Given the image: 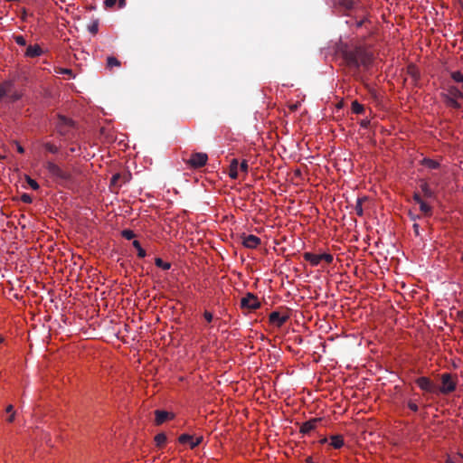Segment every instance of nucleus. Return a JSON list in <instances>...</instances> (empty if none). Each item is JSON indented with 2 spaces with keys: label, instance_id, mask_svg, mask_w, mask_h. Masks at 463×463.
<instances>
[{
  "label": "nucleus",
  "instance_id": "1",
  "mask_svg": "<svg viewBox=\"0 0 463 463\" xmlns=\"http://www.w3.org/2000/svg\"><path fill=\"white\" fill-rule=\"evenodd\" d=\"M343 58L346 65L358 71L361 67L367 71L373 62V54L361 46L343 51Z\"/></svg>",
  "mask_w": 463,
  "mask_h": 463
},
{
  "label": "nucleus",
  "instance_id": "2",
  "mask_svg": "<svg viewBox=\"0 0 463 463\" xmlns=\"http://www.w3.org/2000/svg\"><path fill=\"white\" fill-rule=\"evenodd\" d=\"M45 168L51 175L52 178L60 185L67 186L72 182V175L71 173L63 170L52 161L45 162Z\"/></svg>",
  "mask_w": 463,
  "mask_h": 463
},
{
  "label": "nucleus",
  "instance_id": "3",
  "mask_svg": "<svg viewBox=\"0 0 463 463\" xmlns=\"http://www.w3.org/2000/svg\"><path fill=\"white\" fill-rule=\"evenodd\" d=\"M23 93L17 90L14 83L11 80H5L0 83V101L14 103L21 99Z\"/></svg>",
  "mask_w": 463,
  "mask_h": 463
},
{
  "label": "nucleus",
  "instance_id": "4",
  "mask_svg": "<svg viewBox=\"0 0 463 463\" xmlns=\"http://www.w3.org/2000/svg\"><path fill=\"white\" fill-rule=\"evenodd\" d=\"M74 127V121L63 115H58L56 128L60 135L66 136L70 129Z\"/></svg>",
  "mask_w": 463,
  "mask_h": 463
},
{
  "label": "nucleus",
  "instance_id": "5",
  "mask_svg": "<svg viewBox=\"0 0 463 463\" xmlns=\"http://www.w3.org/2000/svg\"><path fill=\"white\" fill-rule=\"evenodd\" d=\"M456 385L457 383L450 373H447L441 375V387L439 388L441 393L448 394L454 392Z\"/></svg>",
  "mask_w": 463,
  "mask_h": 463
},
{
  "label": "nucleus",
  "instance_id": "6",
  "mask_svg": "<svg viewBox=\"0 0 463 463\" xmlns=\"http://www.w3.org/2000/svg\"><path fill=\"white\" fill-rule=\"evenodd\" d=\"M260 302L258 298L252 293H247L244 298L241 299V307L250 310H256L260 307Z\"/></svg>",
  "mask_w": 463,
  "mask_h": 463
},
{
  "label": "nucleus",
  "instance_id": "7",
  "mask_svg": "<svg viewBox=\"0 0 463 463\" xmlns=\"http://www.w3.org/2000/svg\"><path fill=\"white\" fill-rule=\"evenodd\" d=\"M208 160V156L205 153H194L187 160V164L193 168H200L205 165Z\"/></svg>",
  "mask_w": 463,
  "mask_h": 463
},
{
  "label": "nucleus",
  "instance_id": "8",
  "mask_svg": "<svg viewBox=\"0 0 463 463\" xmlns=\"http://www.w3.org/2000/svg\"><path fill=\"white\" fill-rule=\"evenodd\" d=\"M178 440L181 444H187L190 446L191 449H194L202 443L203 437H194L190 434L184 433L178 438Z\"/></svg>",
  "mask_w": 463,
  "mask_h": 463
},
{
  "label": "nucleus",
  "instance_id": "9",
  "mask_svg": "<svg viewBox=\"0 0 463 463\" xmlns=\"http://www.w3.org/2000/svg\"><path fill=\"white\" fill-rule=\"evenodd\" d=\"M416 384L422 391H425V392H436V385L428 377H424V376L419 377L416 380Z\"/></svg>",
  "mask_w": 463,
  "mask_h": 463
},
{
  "label": "nucleus",
  "instance_id": "10",
  "mask_svg": "<svg viewBox=\"0 0 463 463\" xmlns=\"http://www.w3.org/2000/svg\"><path fill=\"white\" fill-rule=\"evenodd\" d=\"M288 318L289 317L288 315H281L278 311L271 312L269 317V322L279 327L285 324Z\"/></svg>",
  "mask_w": 463,
  "mask_h": 463
},
{
  "label": "nucleus",
  "instance_id": "11",
  "mask_svg": "<svg viewBox=\"0 0 463 463\" xmlns=\"http://www.w3.org/2000/svg\"><path fill=\"white\" fill-rule=\"evenodd\" d=\"M322 420L321 418H313L307 421L302 423L300 427V432L303 434H307L311 430H315L317 424Z\"/></svg>",
  "mask_w": 463,
  "mask_h": 463
},
{
  "label": "nucleus",
  "instance_id": "12",
  "mask_svg": "<svg viewBox=\"0 0 463 463\" xmlns=\"http://www.w3.org/2000/svg\"><path fill=\"white\" fill-rule=\"evenodd\" d=\"M242 244L249 249H255L260 244V239L255 235L250 234L242 237Z\"/></svg>",
  "mask_w": 463,
  "mask_h": 463
},
{
  "label": "nucleus",
  "instance_id": "13",
  "mask_svg": "<svg viewBox=\"0 0 463 463\" xmlns=\"http://www.w3.org/2000/svg\"><path fill=\"white\" fill-rule=\"evenodd\" d=\"M155 415H156V425H161L163 424L165 420H169V419H173L174 418V414L173 413H170L168 411H155Z\"/></svg>",
  "mask_w": 463,
  "mask_h": 463
},
{
  "label": "nucleus",
  "instance_id": "14",
  "mask_svg": "<svg viewBox=\"0 0 463 463\" xmlns=\"http://www.w3.org/2000/svg\"><path fill=\"white\" fill-rule=\"evenodd\" d=\"M43 53V49L40 45L34 44V45H29L26 49V52L24 55L29 58H35L39 57Z\"/></svg>",
  "mask_w": 463,
  "mask_h": 463
},
{
  "label": "nucleus",
  "instance_id": "15",
  "mask_svg": "<svg viewBox=\"0 0 463 463\" xmlns=\"http://www.w3.org/2000/svg\"><path fill=\"white\" fill-rule=\"evenodd\" d=\"M305 260L308 261L312 266H317L321 260L319 254H314L312 252H305L303 255Z\"/></svg>",
  "mask_w": 463,
  "mask_h": 463
},
{
  "label": "nucleus",
  "instance_id": "16",
  "mask_svg": "<svg viewBox=\"0 0 463 463\" xmlns=\"http://www.w3.org/2000/svg\"><path fill=\"white\" fill-rule=\"evenodd\" d=\"M238 165H239V161L238 159L236 158H233L232 161H231V164H230V171H229V176L232 178V179H237L238 178Z\"/></svg>",
  "mask_w": 463,
  "mask_h": 463
},
{
  "label": "nucleus",
  "instance_id": "17",
  "mask_svg": "<svg viewBox=\"0 0 463 463\" xmlns=\"http://www.w3.org/2000/svg\"><path fill=\"white\" fill-rule=\"evenodd\" d=\"M330 445L334 449H340L344 446V438L341 435H333L330 437Z\"/></svg>",
  "mask_w": 463,
  "mask_h": 463
},
{
  "label": "nucleus",
  "instance_id": "18",
  "mask_svg": "<svg viewBox=\"0 0 463 463\" xmlns=\"http://www.w3.org/2000/svg\"><path fill=\"white\" fill-rule=\"evenodd\" d=\"M420 188L421 189L424 197H426V198L434 197V192L430 188L427 182L421 181L420 184Z\"/></svg>",
  "mask_w": 463,
  "mask_h": 463
},
{
  "label": "nucleus",
  "instance_id": "19",
  "mask_svg": "<svg viewBox=\"0 0 463 463\" xmlns=\"http://www.w3.org/2000/svg\"><path fill=\"white\" fill-rule=\"evenodd\" d=\"M445 103L447 106L453 108V109H460V104L458 101V99L453 98L448 94L444 95Z\"/></svg>",
  "mask_w": 463,
  "mask_h": 463
},
{
  "label": "nucleus",
  "instance_id": "20",
  "mask_svg": "<svg viewBox=\"0 0 463 463\" xmlns=\"http://www.w3.org/2000/svg\"><path fill=\"white\" fill-rule=\"evenodd\" d=\"M447 94L453 98L463 99V92L457 87H449Z\"/></svg>",
  "mask_w": 463,
  "mask_h": 463
},
{
  "label": "nucleus",
  "instance_id": "21",
  "mask_svg": "<svg viewBox=\"0 0 463 463\" xmlns=\"http://www.w3.org/2000/svg\"><path fill=\"white\" fill-rule=\"evenodd\" d=\"M351 109L354 114H362L364 111V105L360 104L357 100H354L351 105Z\"/></svg>",
  "mask_w": 463,
  "mask_h": 463
},
{
  "label": "nucleus",
  "instance_id": "22",
  "mask_svg": "<svg viewBox=\"0 0 463 463\" xmlns=\"http://www.w3.org/2000/svg\"><path fill=\"white\" fill-rule=\"evenodd\" d=\"M366 200H367V197H362V198L357 199L356 204L354 206V211L357 215L362 216L364 214V210H363L362 204H363V202L366 201Z\"/></svg>",
  "mask_w": 463,
  "mask_h": 463
},
{
  "label": "nucleus",
  "instance_id": "23",
  "mask_svg": "<svg viewBox=\"0 0 463 463\" xmlns=\"http://www.w3.org/2000/svg\"><path fill=\"white\" fill-rule=\"evenodd\" d=\"M121 65V62L113 56H109L107 58V68L112 69L113 67H119Z\"/></svg>",
  "mask_w": 463,
  "mask_h": 463
},
{
  "label": "nucleus",
  "instance_id": "24",
  "mask_svg": "<svg viewBox=\"0 0 463 463\" xmlns=\"http://www.w3.org/2000/svg\"><path fill=\"white\" fill-rule=\"evenodd\" d=\"M420 205V210L423 213L424 215L430 216L432 213V208L426 203L424 201L418 203Z\"/></svg>",
  "mask_w": 463,
  "mask_h": 463
},
{
  "label": "nucleus",
  "instance_id": "25",
  "mask_svg": "<svg viewBox=\"0 0 463 463\" xmlns=\"http://www.w3.org/2000/svg\"><path fill=\"white\" fill-rule=\"evenodd\" d=\"M450 77L455 82L461 83L463 89V74L459 71H451Z\"/></svg>",
  "mask_w": 463,
  "mask_h": 463
},
{
  "label": "nucleus",
  "instance_id": "26",
  "mask_svg": "<svg viewBox=\"0 0 463 463\" xmlns=\"http://www.w3.org/2000/svg\"><path fill=\"white\" fill-rule=\"evenodd\" d=\"M422 164L430 169H437L439 166V164L437 161L430 158H424Z\"/></svg>",
  "mask_w": 463,
  "mask_h": 463
},
{
  "label": "nucleus",
  "instance_id": "27",
  "mask_svg": "<svg viewBox=\"0 0 463 463\" xmlns=\"http://www.w3.org/2000/svg\"><path fill=\"white\" fill-rule=\"evenodd\" d=\"M155 264L156 267L161 268L165 270H167L171 268V263L164 261L161 258H156L155 260Z\"/></svg>",
  "mask_w": 463,
  "mask_h": 463
},
{
  "label": "nucleus",
  "instance_id": "28",
  "mask_svg": "<svg viewBox=\"0 0 463 463\" xmlns=\"http://www.w3.org/2000/svg\"><path fill=\"white\" fill-rule=\"evenodd\" d=\"M339 5L344 9V10H351L353 9L354 7V1L353 0H340L339 1Z\"/></svg>",
  "mask_w": 463,
  "mask_h": 463
},
{
  "label": "nucleus",
  "instance_id": "29",
  "mask_svg": "<svg viewBox=\"0 0 463 463\" xmlns=\"http://www.w3.org/2000/svg\"><path fill=\"white\" fill-rule=\"evenodd\" d=\"M43 146L48 152L52 154H57L59 152V147L52 143L46 142Z\"/></svg>",
  "mask_w": 463,
  "mask_h": 463
},
{
  "label": "nucleus",
  "instance_id": "30",
  "mask_svg": "<svg viewBox=\"0 0 463 463\" xmlns=\"http://www.w3.org/2000/svg\"><path fill=\"white\" fill-rule=\"evenodd\" d=\"M133 246L137 249V256L139 258H145L146 257V250L141 247V244L138 241H133Z\"/></svg>",
  "mask_w": 463,
  "mask_h": 463
},
{
  "label": "nucleus",
  "instance_id": "31",
  "mask_svg": "<svg viewBox=\"0 0 463 463\" xmlns=\"http://www.w3.org/2000/svg\"><path fill=\"white\" fill-rule=\"evenodd\" d=\"M155 441L157 446H163L166 441V436L165 433H159L155 437Z\"/></svg>",
  "mask_w": 463,
  "mask_h": 463
},
{
  "label": "nucleus",
  "instance_id": "32",
  "mask_svg": "<svg viewBox=\"0 0 463 463\" xmlns=\"http://www.w3.org/2000/svg\"><path fill=\"white\" fill-rule=\"evenodd\" d=\"M121 179L120 174H115L110 179V186L119 187L118 181Z\"/></svg>",
  "mask_w": 463,
  "mask_h": 463
},
{
  "label": "nucleus",
  "instance_id": "33",
  "mask_svg": "<svg viewBox=\"0 0 463 463\" xmlns=\"http://www.w3.org/2000/svg\"><path fill=\"white\" fill-rule=\"evenodd\" d=\"M122 237H124L126 240H132L136 237V234L133 231L131 230H123L122 232Z\"/></svg>",
  "mask_w": 463,
  "mask_h": 463
},
{
  "label": "nucleus",
  "instance_id": "34",
  "mask_svg": "<svg viewBox=\"0 0 463 463\" xmlns=\"http://www.w3.org/2000/svg\"><path fill=\"white\" fill-rule=\"evenodd\" d=\"M26 181L32 189L38 190L40 188L38 183L34 179H32L30 176H26Z\"/></svg>",
  "mask_w": 463,
  "mask_h": 463
},
{
  "label": "nucleus",
  "instance_id": "35",
  "mask_svg": "<svg viewBox=\"0 0 463 463\" xmlns=\"http://www.w3.org/2000/svg\"><path fill=\"white\" fill-rule=\"evenodd\" d=\"M13 38L18 45H21V46L26 45V40L24 39V37L23 35H14Z\"/></svg>",
  "mask_w": 463,
  "mask_h": 463
},
{
  "label": "nucleus",
  "instance_id": "36",
  "mask_svg": "<svg viewBox=\"0 0 463 463\" xmlns=\"http://www.w3.org/2000/svg\"><path fill=\"white\" fill-rule=\"evenodd\" d=\"M319 258L321 261L324 260L328 264L331 263L334 260L333 255L329 253L319 254Z\"/></svg>",
  "mask_w": 463,
  "mask_h": 463
},
{
  "label": "nucleus",
  "instance_id": "37",
  "mask_svg": "<svg viewBox=\"0 0 463 463\" xmlns=\"http://www.w3.org/2000/svg\"><path fill=\"white\" fill-rule=\"evenodd\" d=\"M56 72L59 74H67V75L74 77L73 72L71 69L59 68L58 70H56Z\"/></svg>",
  "mask_w": 463,
  "mask_h": 463
},
{
  "label": "nucleus",
  "instance_id": "38",
  "mask_svg": "<svg viewBox=\"0 0 463 463\" xmlns=\"http://www.w3.org/2000/svg\"><path fill=\"white\" fill-rule=\"evenodd\" d=\"M21 200L25 203H31L33 202V197L28 194H23L21 195Z\"/></svg>",
  "mask_w": 463,
  "mask_h": 463
},
{
  "label": "nucleus",
  "instance_id": "39",
  "mask_svg": "<svg viewBox=\"0 0 463 463\" xmlns=\"http://www.w3.org/2000/svg\"><path fill=\"white\" fill-rule=\"evenodd\" d=\"M98 30H99V24L98 22H94L92 24H90L89 26V31L92 33V34H95L98 33Z\"/></svg>",
  "mask_w": 463,
  "mask_h": 463
},
{
  "label": "nucleus",
  "instance_id": "40",
  "mask_svg": "<svg viewBox=\"0 0 463 463\" xmlns=\"http://www.w3.org/2000/svg\"><path fill=\"white\" fill-rule=\"evenodd\" d=\"M408 71H409V73H410V74H411V75L415 80H416V79H418V77H419V73H418L417 69H416L414 66H411V67H409Z\"/></svg>",
  "mask_w": 463,
  "mask_h": 463
},
{
  "label": "nucleus",
  "instance_id": "41",
  "mask_svg": "<svg viewBox=\"0 0 463 463\" xmlns=\"http://www.w3.org/2000/svg\"><path fill=\"white\" fill-rule=\"evenodd\" d=\"M240 169L241 172L247 174L248 173V170H249V165H248V162L246 160H243L241 164H240Z\"/></svg>",
  "mask_w": 463,
  "mask_h": 463
},
{
  "label": "nucleus",
  "instance_id": "42",
  "mask_svg": "<svg viewBox=\"0 0 463 463\" xmlns=\"http://www.w3.org/2000/svg\"><path fill=\"white\" fill-rule=\"evenodd\" d=\"M203 317L205 318V320L207 322H212L213 321V316L211 312L209 311H204L203 313Z\"/></svg>",
  "mask_w": 463,
  "mask_h": 463
},
{
  "label": "nucleus",
  "instance_id": "43",
  "mask_svg": "<svg viewBox=\"0 0 463 463\" xmlns=\"http://www.w3.org/2000/svg\"><path fill=\"white\" fill-rule=\"evenodd\" d=\"M408 407H409L412 411H414V412L418 411V410H419L418 405H417L415 402H411V401H410V402H408Z\"/></svg>",
  "mask_w": 463,
  "mask_h": 463
},
{
  "label": "nucleus",
  "instance_id": "44",
  "mask_svg": "<svg viewBox=\"0 0 463 463\" xmlns=\"http://www.w3.org/2000/svg\"><path fill=\"white\" fill-rule=\"evenodd\" d=\"M104 4L106 7L111 8L117 4V0H105Z\"/></svg>",
  "mask_w": 463,
  "mask_h": 463
},
{
  "label": "nucleus",
  "instance_id": "45",
  "mask_svg": "<svg viewBox=\"0 0 463 463\" xmlns=\"http://www.w3.org/2000/svg\"><path fill=\"white\" fill-rule=\"evenodd\" d=\"M412 228H413L414 234L416 236H419L420 235V226H419V224L414 222L413 225H412Z\"/></svg>",
  "mask_w": 463,
  "mask_h": 463
},
{
  "label": "nucleus",
  "instance_id": "46",
  "mask_svg": "<svg viewBox=\"0 0 463 463\" xmlns=\"http://www.w3.org/2000/svg\"><path fill=\"white\" fill-rule=\"evenodd\" d=\"M413 200L415 203H421L423 200L421 199L420 195L418 194V193H414L413 194Z\"/></svg>",
  "mask_w": 463,
  "mask_h": 463
},
{
  "label": "nucleus",
  "instance_id": "47",
  "mask_svg": "<svg viewBox=\"0 0 463 463\" xmlns=\"http://www.w3.org/2000/svg\"><path fill=\"white\" fill-rule=\"evenodd\" d=\"M14 145L16 146V150L18 153H20V154L24 153V148L18 142H14Z\"/></svg>",
  "mask_w": 463,
  "mask_h": 463
},
{
  "label": "nucleus",
  "instance_id": "48",
  "mask_svg": "<svg viewBox=\"0 0 463 463\" xmlns=\"http://www.w3.org/2000/svg\"><path fill=\"white\" fill-rule=\"evenodd\" d=\"M15 417V412L10 413L9 417L6 419L8 422H13Z\"/></svg>",
  "mask_w": 463,
  "mask_h": 463
},
{
  "label": "nucleus",
  "instance_id": "49",
  "mask_svg": "<svg viewBox=\"0 0 463 463\" xmlns=\"http://www.w3.org/2000/svg\"><path fill=\"white\" fill-rule=\"evenodd\" d=\"M5 411H6L7 413H13V412H14V406H13V405H11V404H10V405H8V406L6 407Z\"/></svg>",
  "mask_w": 463,
  "mask_h": 463
},
{
  "label": "nucleus",
  "instance_id": "50",
  "mask_svg": "<svg viewBox=\"0 0 463 463\" xmlns=\"http://www.w3.org/2000/svg\"><path fill=\"white\" fill-rule=\"evenodd\" d=\"M119 8H123L126 5V0H117Z\"/></svg>",
  "mask_w": 463,
  "mask_h": 463
},
{
  "label": "nucleus",
  "instance_id": "51",
  "mask_svg": "<svg viewBox=\"0 0 463 463\" xmlns=\"http://www.w3.org/2000/svg\"><path fill=\"white\" fill-rule=\"evenodd\" d=\"M409 215L411 217V220H412V221H416L417 219L420 218L419 215L413 214L412 213H409Z\"/></svg>",
  "mask_w": 463,
  "mask_h": 463
},
{
  "label": "nucleus",
  "instance_id": "52",
  "mask_svg": "<svg viewBox=\"0 0 463 463\" xmlns=\"http://www.w3.org/2000/svg\"><path fill=\"white\" fill-rule=\"evenodd\" d=\"M368 124H369V122H368V121H363V122L361 123L362 127H364V128H366Z\"/></svg>",
  "mask_w": 463,
  "mask_h": 463
},
{
  "label": "nucleus",
  "instance_id": "53",
  "mask_svg": "<svg viewBox=\"0 0 463 463\" xmlns=\"http://www.w3.org/2000/svg\"><path fill=\"white\" fill-rule=\"evenodd\" d=\"M446 463H454V461L451 458H448Z\"/></svg>",
  "mask_w": 463,
  "mask_h": 463
},
{
  "label": "nucleus",
  "instance_id": "54",
  "mask_svg": "<svg viewBox=\"0 0 463 463\" xmlns=\"http://www.w3.org/2000/svg\"><path fill=\"white\" fill-rule=\"evenodd\" d=\"M307 463H313V460H312V458H308L307 459Z\"/></svg>",
  "mask_w": 463,
  "mask_h": 463
},
{
  "label": "nucleus",
  "instance_id": "55",
  "mask_svg": "<svg viewBox=\"0 0 463 463\" xmlns=\"http://www.w3.org/2000/svg\"><path fill=\"white\" fill-rule=\"evenodd\" d=\"M326 441H327V439H326V438H325V439H323L321 440V442H322V443H325V442H326Z\"/></svg>",
  "mask_w": 463,
  "mask_h": 463
},
{
  "label": "nucleus",
  "instance_id": "56",
  "mask_svg": "<svg viewBox=\"0 0 463 463\" xmlns=\"http://www.w3.org/2000/svg\"><path fill=\"white\" fill-rule=\"evenodd\" d=\"M4 342V337L2 335H0V343H3Z\"/></svg>",
  "mask_w": 463,
  "mask_h": 463
},
{
  "label": "nucleus",
  "instance_id": "57",
  "mask_svg": "<svg viewBox=\"0 0 463 463\" xmlns=\"http://www.w3.org/2000/svg\"><path fill=\"white\" fill-rule=\"evenodd\" d=\"M70 150H71V152H72V153L75 151V149H74L73 147H72V148H71Z\"/></svg>",
  "mask_w": 463,
  "mask_h": 463
},
{
  "label": "nucleus",
  "instance_id": "58",
  "mask_svg": "<svg viewBox=\"0 0 463 463\" xmlns=\"http://www.w3.org/2000/svg\"><path fill=\"white\" fill-rule=\"evenodd\" d=\"M461 458H463V456H461Z\"/></svg>",
  "mask_w": 463,
  "mask_h": 463
}]
</instances>
